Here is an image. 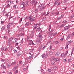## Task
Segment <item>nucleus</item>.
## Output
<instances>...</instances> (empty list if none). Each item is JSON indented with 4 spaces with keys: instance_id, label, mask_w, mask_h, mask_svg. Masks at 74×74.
Listing matches in <instances>:
<instances>
[{
    "instance_id": "obj_16",
    "label": "nucleus",
    "mask_w": 74,
    "mask_h": 74,
    "mask_svg": "<svg viewBox=\"0 0 74 74\" xmlns=\"http://www.w3.org/2000/svg\"><path fill=\"white\" fill-rule=\"evenodd\" d=\"M21 55V52L19 51L18 52V53H17V56H20Z\"/></svg>"
},
{
    "instance_id": "obj_18",
    "label": "nucleus",
    "mask_w": 74,
    "mask_h": 74,
    "mask_svg": "<svg viewBox=\"0 0 74 74\" xmlns=\"http://www.w3.org/2000/svg\"><path fill=\"white\" fill-rule=\"evenodd\" d=\"M70 36H71V34H69L67 36V39H68L70 38Z\"/></svg>"
},
{
    "instance_id": "obj_4",
    "label": "nucleus",
    "mask_w": 74,
    "mask_h": 74,
    "mask_svg": "<svg viewBox=\"0 0 74 74\" xmlns=\"http://www.w3.org/2000/svg\"><path fill=\"white\" fill-rule=\"evenodd\" d=\"M14 41H12V42H13V44H14L15 43V42H18V38H15L14 39Z\"/></svg>"
},
{
    "instance_id": "obj_24",
    "label": "nucleus",
    "mask_w": 74,
    "mask_h": 74,
    "mask_svg": "<svg viewBox=\"0 0 74 74\" xmlns=\"http://www.w3.org/2000/svg\"><path fill=\"white\" fill-rule=\"evenodd\" d=\"M30 5H31V6H33V4H34V3H33V2H32V1H31L30 2Z\"/></svg>"
},
{
    "instance_id": "obj_58",
    "label": "nucleus",
    "mask_w": 74,
    "mask_h": 74,
    "mask_svg": "<svg viewBox=\"0 0 74 74\" xmlns=\"http://www.w3.org/2000/svg\"><path fill=\"white\" fill-rule=\"evenodd\" d=\"M17 49H18V50H21V48H20V47H19V46L17 47Z\"/></svg>"
},
{
    "instance_id": "obj_63",
    "label": "nucleus",
    "mask_w": 74,
    "mask_h": 74,
    "mask_svg": "<svg viewBox=\"0 0 74 74\" xmlns=\"http://www.w3.org/2000/svg\"><path fill=\"white\" fill-rule=\"evenodd\" d=\"M71 41H70L68 42V44H70L71 43Z\"/></svg>"
},
{
    "instance_id": "obj_28",
    "label": "nucleus",
    "mask_w": 74,
    "mask_h": 74,
    "mask_svg": "<svg viewBox=\"0 0 74 74\" xmlns=\"http://www.w3.org/2000/svg\"><path fill=\"white\" fill-rule=\"evenodd\" d=\"M33 57L32 56H30L29 57V58H28V59H32V58Z\"/></svg>"
},
{
    "instance_id": "obj_12",
    "label": "nucleus",
    "mask_w": 74,
    "mask_h": 74,
    "mask_svg": "<svg viewBox=\"0 0 74 74\" xmlns=\"http://www.w3.org/2000/svg\"><path fill=\"white\" fill-rule=\"evenodd\" d=\"M65 25H66V24H62L60 26V28H62V27H64V26H65Z\"/></svg>"
},
{
    "instance_id": "obj_52",
    "label": "nucleus",
    "mask_w": 74,
    "mask_h": 74,
    "mask_svg": "<svg viewBox=\"0 0 74 74\" xmlns=\"http://www.w3.org/2000/svg\"><path fill=\"white\" fill-rule=\"evenodd\" d=\"M54 31V29H52V30H51L50 31V33H52V32H53V31Z\"/></svg>"
},
{
    "instance_id": "obj_14",
    "label": "nucleus",
    "mask_w": 74,
    "mask_h": 74,
    "mask_svg": "<svg viewBox=\"0 0 74 74\" xmlns=\"http://www.w3.org/2000/svg\"><path fill=\"white\" fill-rule=\"evenodd\" d=\"M29 20L31 21H35V19L33 18H30Z\"/></svg>"
},
{
    "instance_id": "obj_51",
    "label": "nucleus",
    "mask_w": 74,
    "mask_h": 74,
    "mask_svg": "<svg viewBox=\"0 0 74 74\" xmlns=\"http://www.w3.org/2000/svg\"><path fill=\"white\" fill-rule=\"evenodd\" d=\"M52 34H53V33H51L50 34H49V37H50L51 36H52Z\"/></svg>"
},
{
    "instance_id": "obj_49",
    "label": "nucleus",
    "mask_w": 74,
    "mask_h": 74,
    "mask_svg": "<svg viewBox=\"0 0 74 74\" xmlns=\"http://www.w3.org/2000/svg\"><path fill=\"white\" fill-rule=\"evenodd\" d=\"M10 4H13V1H11L10 3Z\"/></svg>"
},
{
    "instance_id": "obj_46",
    "label": "nucleus",
    "mask_w": 74,
    "mask_h": 74,
    "mask_svg": "<svg viewBox=\"0 0 74 74\" xmlns=\"http://www.w3.org/2000/svg\"><path fill=\"white\" fill-rule=\"evenodd\" d=\"M18 73V70H16L14 72V73H15V74H16V73Z\"/></svg>"
},
{
    "instance_id": "obj_25",
    "label": "nucleus",
    "mask_w": 74,
    "mask_h": 74,
    "mask_svg": "<svg viewBox=\"0 0 74 74\" xmlns=\"http://www.w3.org/2000/svg\"><path fill=\"white\" fill-rule=\"evenodd\" d=\"M40 30H41L40 28H37L36 31H40Z\"/></svg>"
},
{
    "instance_id": "obj_6",
    "label": "nucleus",
    "mask_w": 74,
    "mask_h": 74,
    "mask_svg": "<svg viewBox=\"0 0 74 74\" xmlns=\"http://www.w3.org/2000/svg\"><path fill=\"white\" fill-rule=\"evenodd\" d=\"M38 37L40 40H42V35H38Z\"/></svg>"
},
{
    "instance_id": "obj_60",
    "label": "nucleus",
    "mask_w": 74,
    "mask_h": 74,
    "mask_svg": "<svg viewBox=\"0 0 74 74\" xmlns=\"http://www.w3.org/2000/svg\"><path fill=\"white\" fill-rule=\"evenodd\" d=\"M74 32H73L71 34V36H72V37H73V36H74Z\"/></svg>"
},
{
    "instance_id": "obj_34",
    "label": "nucleus",
    "mask_w": 74,
    "mask_h": 74,
    "mask_svg": "<svg viewBox=\"0 0 74 74\" xmlns=\"http://www.w3.org/2000/svg\"><path fill=\"white\" fill-rule=\"evenodd\" d=\"M34 33H35V31L34 30H33L31 34H32L33 35L34 34Z\"/></svg>"
},
{
    "instance_id": "obj_38",
    "label": "nucleus",
    "mask_w": 74,
    "mask_h": 74,
    "mask_svg": "<svg viewBox=\"0 0 74 74\" xmlns=\"http://www.w3.org/2000/svg\"><path fill=\"white\" fill-rule=\"evenodd\" d=\"M29 19V18L28 17H26V18H25V20H27V19Z\"/></svg>"
},
{
    "instance_id": "obj_17",
    "label": "nucleus",
    "mask_w": 74,
    "mask_h": 74,
    "mask_svg": "<svg viewBox=\"0 0 74 74\" xmlns=\"http://www.w3.org/2000/svg\"><path fill=\"white\" fill-rule=\"evenodd\" d=\"M13 39H14V37H11V38H9V40L10 41H12V40H13Z\"/></svg>"
},
{
    "instance_id": "obj_19",
    "label": "nucleus",
    "mask_w": 74,
    "mask_h": 74,
    "mask_svg": "<svg viewBox=\"0 0 74 74\" xmlns=\"http://www.w3.org/2000/svg\"><path fill=\"white\" fill-rule=\"evenodd\" d=\"M41 56L42 58H45V54H43L41 55Z\"/></svg>"
},
{
    "instance_id": "obj_57",
    "label": "nucleus",
    "mask_w": 74,
    "mask_h": 74,
    "mask_svg": "<svg viewBox=\"0 0 74 74\" xmlns=\"http://www.w3.org/2000/svg\"><path fill=\"white\" fill-rule=\"evenodd\" d=\"M23 42V39H22V40H21V43H22Z\"/></svg>"
},
{
    "instance_id": "obj_33",
    "label": "nucleus",
    "mask_w": 74,
    "mask_h": 74,
    "mask_svg": "<svg viewBox=\"0 0 74 74\" xmlns=\"http://www.w3.org/2000/svg\"><path fill=\"white\" fill-rule=\"evenodd\" d=\"M44 4H41V5H40V7H43V6H44Z\"/></svg>"
},
{
    "instance_id": "obj_55",
    "label": "nucleus",
    "mask_w": 74,
    "mask_h": 74,
    "mask_svg": "<svg viewBox=\"0 0 74 74\" xmlns=\"http://www.w3.org/2000/svg\"><path fill=\"white\" fill-rule=\"evenodd\" d=\"M51 27L49 26V32L50 31V30H51Z\"/></svg>"
},
{
    "instance_id": "obj_30",
    "label": "nucleus",
    "mask_w": 74,
    "mask_h": 74,
    "mask_svg": "<svg viewBox=\"0 0 74 74\" xmlns=\"http://www.w3.org/2000/svg\"><path fill=\"white\" fill-rule=\"evenodd\" d=\"M5 30V27H3L1 29V30L2 31H3V30Z\"/></svg>"
},
{
    "instance_id": "obj_9",
    "label": "nucleus",
    "mask_w": 74,
    "mask_h": 74,
    "mask_svg": "<svg viewBox=\"0 0 74 74\" xmlns=\"http://www.w3.org/2000/svg\"><path fill=\"white\" fill-rule=\"evenodd\" d=\"M33 2V3L34 4V5H36L37 3V1H32Z\"/></svg>"
},
{
    "instance_id": "obj_42",
    "label": "nucleus",
    "mask_w": 74,
    "mask_h": 74,
    "mask_svg": "<svg viewBox=\"0 0 74 74\" xmlns=\"http://www.w3.org/2000/svg\"><path fill=\"white\" fill-rule=\"evenodd\" d=\"M1 50L2 51H3L4 50V47L2 48L1 49Z\"/></svg>"
},
{
    "instance_id": "obj_15",
    "label": "nucleus",
    "mask_w": 74,
    "mask_h": 74,
    "mask_svg": "<svg viewBox=\"0 0 74 74\" xmlns=\"http://www.w3.org/2000/svg\"><path fill=\"white\" fill-rule=\"evenodd\" d=\"M11 44L12 43L9 40L8 41V45H11Z\"/></svg>"
},
{
    "instance_id": "obj_7",
    "label": "nucleus",
    "mask_w": 74,
    "mask_h": 74,
    "mask_svg": "<svg viewBox=\"0 0 74 74\" xmlns=\"http://www.w3.org/2000/svg\"><path fill=\"white\" fill-rule=\"evenodd\" d=\"M1 62H3V64H5V60L4 59H1Z\"/></svg>"
},
{
    "instance_id": "obj_32",
    "label": "nucleus",
    "mask_w": 74,
    "mask_h": 74,
    "mask_svg": "<svg viewBox=\"0 0 74 74\" xmlns=\"http://www.w3.org/2000/svg\"><path fill=\"white\" fill-rule=\"evenodd\" d=\"M26 4V2H23L21 4H22V5H25V4Z\"/></svg>"
},
{
    "instance_id": "obj_27",
    "label": "nucleus",
    "mask_w": 74,
    "mask_h": 74,
    "mask_svg": "<svg viewBox=\"0 0 74 74\" xmlns=\"http://www.w3.org/2000/svg\"><path fill=\"white\" fill-rule=\"evenodd\" d=\"M48 53H46L45 58H47V57H48Z\"/></svg>"
},
{
    "instance_id": "obj_13",
    "label": "nucleus",
    "mask_w": 74,
    "mask_h": 74,
    "mask_svg": "<svg viewBox=\"0 0 74 74\" xmlns=\"http://www.w3.org/2000/svg\"><path fill=\"white\" fill-rule=\"evenodd\" d=\"M18 68V66H15L13 69V70L15 71L17 69V68Z\"/></svg>"
},
{
    "instance_id": "obj_50",
    "label": "nucleus",
    "mask_w": 74,
    "mask_h": 74,
    "mask_svg": "<svg viewBox=\"0 0 74 74\" xmlns=\"http://www.w3.org/2000/svg\"><path fill=\"white\" fill-rule=\"evenodd\" d=\"M56 34H57V33H54V34H53V36H55V35H56Z\"/></svg>"
},
{
    "instance_id": "obj_37",
    "label": "nucleus",
    "mask_w": 74,
    "mask_h": 74,
    "mask_svg": "<svg viewBox=\"0 0 74 74\" xmlns=\"http://www.w3.org/2000/svg\"><path fill=\"white\" fill-rule=\"evenodd\" d=\"M57 4H58V2L56 1L54 3V5L55 6V5H56Z\"/></svg>"
},
{
    "instance_id": "obj_5",
    "label": "nucleus",
    "mask_w": 74,
    "mask_h": 74,
    "mask_svg": "<svg viewBox=\"0 0 74 74\" xmlns=\"http://www.w3.org/2000/svg\"><path fill=\"white\" fill-rule=\"evenodd\" d=\"M37 25H38V24H34V28H33V29H37Z\"/></svg>"
},
{
    "instance_id": "obj_59",
    "label": "nucleus",
    "mask_w": 74,
    "mask_h": 74,
    "mask_svg": "<svg viewBox=\"0 0 74 74\" xmlns=\"http://www.w3.org/2000/svg\"><path fill=\"white\" fill-rule=\"evenodd\" d=\"M10 0H8L6 1V3H8L10 2Z\"/></svg>"
},
{
    "instance_id": "obj_23",
    "label": "nucleus",
    "mask_w": 74,
    "mask_h": 74,
    "mask_svg": "<svg viewBox=\"0 0 74 74\" xmlns=\"http://www.w3.org/2000/svg\"><path fill=\"white\" fill-rule=\"evenodd\" d=\"M58 69V66H54V70H56Z\"/></svg>"
},
{
    "instance_id": "obj_43",
    "label": "nucleus",
    "mask_w": 74,
    "mask_h": 74,
    "mask_svg": "<svg viewBox=\"0 0 74 74\" xmlns=\"http://www.w3.org/2000/svg\"><path fill=\"white\" fill-rule=\"evenodd\" d=\"M68 45H69V44H67L66 45V47H65V49H67L68 48Z\"/></svg>"
},
{
    "instance_id": "obj_61",
    "label": "nucleus",
    "mask_w": 74,
    "mask_h": 74,
    "mask_svg": "<svg viewBox=\"0 0 74 74\" xmlns=\"http://www.w3.org/2000/svg\"><path fill=\"white\" fill-rule=\"evenodd\" d=\"M3 68L4 69H6L7 67H6V66H3Z\"/></svg>"
},
{
    "instance_id": "obj_35",
    "label": "nucleus",
    "mask_w": 74,
    "mask_h": 74,
    "mask_svg": "<svg viewBox=\"0 0 74 74\" xmlns=\"http://www.w3.org/2000/svg\"><path fill=\"white\" fill-rule=\"evenodd\" d=\"M10 7V5L9 4H8V5L6 6V8H8V7Z\"/></svg>"
},
{
    "instance_id": "obj_20",
    "label": "nucleus",
    "mask_w": 74,
    "mask_h": 74,
    "mask_svg": "<svg viewBox=\"0 0 74 74\" xmlns=\"http://www.w3.org/2000/svg\"><path fill=\"white\" fill-rule=\"evenodd\" d=\"M60 54V53L59 52H58L56 54V56H58L59 55V54Z\"/></svg>"
},
{
    "instance_id": "obj_53",
    "label": "nucleus",
    "mask_w": 74,
    "mask_h": 74,
    "mask_svg": "<svg viewBox=\"0 0 74 74\" xmlns=\"http://www.w3.org/2000/svg\"><path fill=\"white\" fill-rule=\"evenodd\" d=\"M4 66V64H2L1 66V68H2V67H3Z\"/></svg>"
},
{
    "instance_id": "obj_47",
    "label": "nucleus",
    "mask_w": 74,
    "mask_h": 74,
    "mask_svg": "<svg viewBox=\"0 0 74 74\" xmlns=\"http://www.w3.org/2000/svg\"><path fill=\"white\" fill-rule=\"evenodd\" d=\"M14 53H16L17 52V51H16V50L14 49Z\"/></svg>"
},
{
    "instance_id": "obj_64",
    "label": "nucleus",
    "mask_w": 74,
    "mask_h": 74,
    "mask_svg": "<svg viewBox=\"0 0 74 74\" xmlns=\"http://www.w3.org/2000/svg\"><path fill=\"white\" fill-rule=\"evenodd\" d=\"M56 44H59V41H56Z\"/></svg>"
},
{
    "instance_id": "obj_8",
    "label": "nucleus",
    "mask_w": 74,
    "mask_h": 74,
    "mask_svg": "<svg viewBox=\"0 0 74 74\" xmlns=\"http://www.w3.org/2000/svg\"><path fill=\"white\" fill-rule=\"evenodd\" d=\"M16 63V61H15L11 64L12 66H14Z\"/></svg>"
},
{
    "instance_id": "obj_2",
    "label": "nucleus",
    "mask_w": 74,
    "mask_h": 74,
    "mask_svg": "<svg viewBox=\"0 0 74 74\" xmlns=\"http://www.w3.org/2000/svg\"><path fill=\"white\" fill-rule=\"evenodd\" d=\"M51 60H53L54 61H55V62H58V59L57 58H54L53 57H52L51 58Z\"/></svg>"
},
{
    "instance_id": "obj_31",
    "label": "nucleus",
    "mask_w": 74,
    "mask_h": 74,
    "mask_svg": "<svg viewBox=\"0 0 74 74\" xmlns=\"http://www.w3.org/2000/svg\"><path fill=\"white\" fill-rule=\"evenodd\" d=\"M4 22L3 21H1V25H3L4 24Z\"/></svg>"
},
{
    "instance_id": "obj_45",
    "label": "nucleus",
    "mask_w": 74,
    "mask_h": 74,
    "mask_svg": "<svg viewBox=\"0 0 74 74\" xmlns=\"http://www.w3.org/2000/svg\"><path fill=\"white\" fill-rule=\"evenodd\" d=\"M9 49L10 50H12V46L10 47L9 48Z\"/></svg>"
},
{
    "instance_id": "obj_39",
    "label": "nucleus",
    "mask_w": 74,
    "mask_h": 74,
    "mask_svg": "<svg viewBox=\"0 0 74 74\" xmlns=\"http://www.w3.org/2000/svg\"><path fill=\"white\" fill-rule=\"evenodd\" d=\"M20 36H21V34H18L16 35V37H19Z\"/></svg>"
},
{
    "instance_id": "obj_26",
    "label": "nucleus",
    "mask_w": 74,
    "mask_h": 74,
    "mask_svg": "<svg viewBox=\"0 0 74 74\" xmlns=\"http://www.w3.org/2000/svg\"><path fill=\"white\" fill-rule=\"evenodd\" d=\"M48 71L49 73H50V72H51V71H52V70H51V69H49L48 70Z\"/></svg>"
},
{
    "instance_id": "obj_40",
    "label": "nucleus",
    "mask_w": 74,
    "mask_h": 74,
    "mask_svg": "<svg viewBox=\"0 0 74 74\" xmlns=\"http://www.w3.org/2000/svg\"><path fill=\"white\" fill-rule=\"evenodd\" d=\"M61 57H63L64 56V53L62 54L61 55Z\"/></svg>"
},
{
    "instance_id": "obj_41",
    "label": "nucleus",
    "mask_w": 74,
    "mask_h": 74,
    "mask_svg": "<svg viewBox=\"0 0 74 74\" xmlns=\"http://www.w3.org/2000/svg\"><path fill=\"white\" fill-rule=\"evenodd\" d=\"M34 11H36V12H37L38 11V9H36L34 10Z\"/></svg>"
},
{
    "instance_id": "obj_21",
    "label": "nucleus",
    "mask_w": 74,
    "mask_h": 74,
    "mask_svg": "<svg viewBox=\"0 0 74 74\" xmlns=\"http://www.w3.org/2000/svg\"><path fill=\"white\" fill-rule=\"evenodd\" d=\"M51 64H52V65H55V62L53 61H52L51 62Z\"/></svg>"
},
{
    "instance_id": "obj_56",
    "label": "nucleus",
    "mask_w": 74,
    "mask_h": 74,
    "mask_svg": "<svg viewBox=\"0 0 74 74\" xmlns=\"http://www.w3.org/2000/svg\"><path fill=\"white\" fill-rule=\"evenodd\" d=\"M61 19V18L60 17H58L57 18V20H59V19Z\"/></svg>"
},
{
    "instance_id": "obj_1",
    "label": "nucleus",
    "mask_w": 74,
    "mask_h": 74,
    "mask_svg": "<svg viewBox=\"0 0 74 74\" xmlns=\"http://www.w3.org/2000/svg\"><path fill=\"white\" fill-rule=\"evenodd\" d=\"M13 25V22H10L7 25V28H9L12 25Z\"/></svg>"
},
{
    "instance_id": "obj_11",
    "label": "nucleus",
    "mask_w": 74,
    "mask_h": 74,
    "mask_svg": "<svg viewBox=\"0 0 74 74\" xmlns=\"http://www.w3.org/2000/svg\"><path fill=\"white\" fill-rule=\"evenodd\" d=\"M69 29V26H67L66 27H64V31H65V30H67V29Z\"/></svg>"
},
{
    "instance_id": "obj_44",
    "label": "nucleus",
    "mask_w": 74,
    "mask_h": 74,
    "mask_svg": "<svg viewBox=\"0 0 74 74\" xmlns=\"http://www.w3.org/2000/svg\"><path fill=\"white\" fill-rule=\"evenodd\" d=\"M7 66L8 67H11V64H8Z\"/></svg>"
},
{
    "instance_id": "obj_54",
    "label": "nucleus",
    "mask_w": 74,
    "mask_h": 74,
    "mask_svg": "<svg viewBox=\"0 0 74 74\" xmlns=\"http://www.w3.org/2000/svg\"><path fill=\"white\" fill-rule=\"evenodd\" d=\"M33 16L32 15H30L28 17H29V18L30 19V18H31V17H32Z\"/></svg>"
},
{
    "instance_id": "obj_29",
    "label": "nucleus",
    "mask_w": 74,
    "mask_h": 74,
    "mask_svg": "<svg viewBox=\"0 0 74 74\" xmlns=\"http://www.w3.org/2000/svg\"><path fill=\"white\" fill-rule=\"evenodd\" d=\"M22 63H23L22 61H20L19 62V64H22Z\"/></svg>"
},
{
    "instance_id": "obj_48",
    "label": "nucleus",
    "mask_w": 74,
    "mask_h": 74,
    "mask_svg": "<svg viewBox=\"0 0 74 74\" xmlns=\"http://www.w3.org/2000/svg\"><path fill=\"white\" fill-rule=\"evenodd\" d=\"M36 42L37 43H39L40 42V40H36Z\"/></svg>"
},
{
    "instance_id": "obj_10",
    "label": "nucleus",
    "mask_w": 74,
    "mask_h": 74,
    "mask_svg": "<svg viewBox=\"0 0 74 74\" xmlns=\"http://www.w3.org/2000/svg\"><path fill=\"white\" fill-rule=\"evenodd\" d=\"M29 25H30V23L29 22H27L25 24V26L26 27L27 26H29Z\"/></svg>"
},
{
    "instance_id": "obj_36",
    "label": "nucleus",
    "mask_w": 74,
    "mask_h": 74,
    "mask_svg": "<svg viewBox=\"0 0 74 74\" xmlns=\"http://www.w3.org/2000/svg\"><path fill=\"white\" fill-rule=\"evenodd\" d=\"M22 18L20 19V20L19 21V23H21V22H22Z\"/></svg>"
},
{
    "instance_id": "obj_3",
    "label": "nucleus",
    "mask_w": 74,
    "mask_h": 74,
    "mask_svg": "<svg viewBox=\"0 0 74 74\" xmlns=\"http://www.w3.org/2000/svg\"><path fill=\"white\" fill-rule=\"evenodd\" d=\"M29 2V0H27L26 1V3L23 6V7H26L27 5H28V3Z\"/></svg>"
},
{
    "instance_id": "obj_62",
    "label": "nucleus",
    "mask_w": 74,
    "mask_h": 74,
    "mask_svg": "<svg viewBox=\"0 0 74 74\" xmlns=\"http://www.w3.org/2000/svg\"><path fill=\"white\" fill-rule=\"evenodd\" d=\"M73 17H74V14L72 15L71 16V18H73Z\"/></svg>"
},
{
    "instance_id": "obj_22",
    "label": "nucleus",
    "mask_w": 74,
    "mask_h": 74,
    "mask_svg": "<svg viewBox=\"0 0 74 74\" xmlns=\"http://www.w3.org/2000/svg\"><path fill=\"white\" fill-rule=\"evenodd\" d=\"M42 45H41L40 47H39V49L40 50H41V49L42 48Z\"/></svg>"
}]
</instances>
